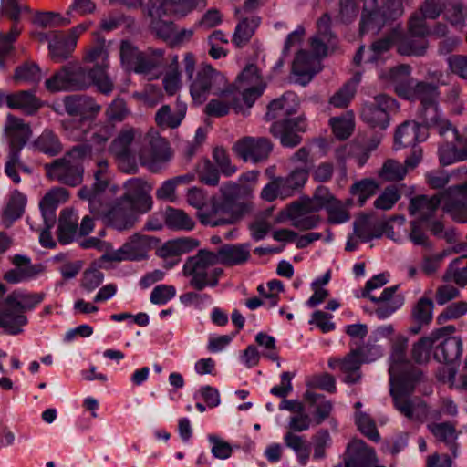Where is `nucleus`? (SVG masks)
<instances>
[{
	"instance_id": "1",
	"label": "nucleus",
	"mask_w": 467,
	"mask_h": 467,
	"mask_svg": "<svg viewBox=\"0 0 467 467\" xmlns=\"http://www.w3.org/2000/svg\"><path fill=\"white\" fill-rule=\"evenodd\" d=\"M407 345L406 337L399 335L395 337L389 358V392L394 407L400 414L410 420H422L430 411L420 399L411 397L421 374L408 360Z\"/></svg>"
},
{
	"instance_id": "2",
	"label": "nucleus",
	"mask_w": 467,
	"mask_h": 467,
	"mask_svg": "<svg viewBox=\"0 0 467 467\" xmlns=\"http://www.w3.org/2000/svg\"><path fill=\"white\" fill-rule=\"evenodd\" d=\"M410 72L408 66L400 65L389 67L381 71L379 76L386 84H392L394 86L395 92L399 97L410 99H420L425 108L427 123L434 126L441 136L450 132L452 139L457 140L459 145L467 147V128L465 129L464 135L460 137L448 119L439 111L437 87L409 78Z\"/></svg>"
},
{
	"instance_id": "3",
	"label": "nucleus",
	"mask_w": 467,
	"mask_h": 467,
	"mask_svg": "<svg viewBox=\"0 0 467 467\" xmlns=\"http://www.w3.org/2000/svg\"><path fill=\"white\" fill-rule=\"evenodd\" d=\"M265 84L254 65L247 66L237 77L234 84L225 91L215 94L204 107V113L213 118H222L229 114L231 109L235 112L246 114L254 101L263 94Z\"/></svg>"
},
{
	"instance_id": "4",
	"label": "nucleus",
	"mask_w": 467,
	"mask_h": 467,
	"mask_svg": "<svg viewBox=\"0 0 467 467\" xmlns=\"http://www.w3.org/2000/svg\"><path fill=\"white\" fill-rule=\"evenodd\" d=\"M451 217L459 223H467V182L463 184L451 187L432 197L420 195L410 201L409 207L411 215L420 220H428L440 204Z\"/></svg>"
},
{
	"instance_id": "5",
	"label": "nucleus",
	"mask_w": 467,
	"mask_h": 467,
	"mask_svg": "<svg viewBox=\"0 0 467 467\" xmlns=\"http://www.w3.org/2000/svg\"><path fill=\"white\" fill-rule=\"evenodd\" d=\"M330 17L324 15L317 22V34L311 39L313 54L299 51L293 62L292 71L297 77L296 79L301 85L307 84L320 69V59L333 51L337 47V39L330 33L328 26Z\"/></svg>"
},
{
	"instance_id": "6",
	"label": "nucleus",
	"mask_w": 467,
	"mask_h": 467,
	"mask_svg": "<svg viewBox=\"0 0 467 467\" xmlns=\"http://www.w3.org/2000/svg\"><path fill=\"white\" fill-rule=\"evenodd\" d=\"M445 8L443 0H424L410 18L409 35L399 43V53L405 56L423 55L428 46L425 36L431 33L426 19H436Z\"/></svg>"
},
{
	"instance_id": "7",
	"label": "nucleus",
	"mask_w": 467,
	"mask_h": 467,
	"mask_svg": "<svg viewBox=\"0 0 467 467\" xmlns=\"http://www.w3.org/2000/svg\"><path fill=\"white\" fill-rule=\"evenodd\" d=\"M217 263L215 253L202 249L185 260L182 274L189 279L190 286L195 290L215 287L223 275L222 268L215 267Z\"/></svg>"
},
{
	"instance_id": "8",
	"label": "nucleus",
	"mask_w": 467,
	"mask_h": 467,
	"mask_svg": "<svg viewBox=\"0 0 467 467\" xmlns=\"http://www.w3.org/2000/svg\"><path fill=\"white\" fill-rule=\"evenodd\" d=\"M187 202L197 209L200 222L212 227L234 223V215L231 213L227 204L219 203V199L212 197L208 200L206 193L196 187L189 189Z\"/></svg>"
},
{
	"instance_id": "9",
	"label": "nucleus",
	"mask_w": 467,
	"mask_h": 467,
	"mask_svg": "<svg viewBox=\"0 0 467 467\" xmlns=\"http://www.w3.org/2000/svg\"><path fill=\"white\" fill-rule=\"evenodd\" d=\"M91 158V150L85 145L74 147L64 158L47 164V176L63 183L75 186L82 180L83 169L79 161Z\"/></svg>"
},
{
	"instance_id": "10",
	"label": "nucleus",
	"mask_w": 467,
	"mask_h": 467,
	"mask_svg": "<svg viewBox=\"0 0 467 467\" xmlns=\"http://www.w3.org/2000/svg\"><path fill=\"white\" fill-rule=\"evenodd\" d=\"M94 183L90 188H81L78 195L88 202L92 213L99 215L103 206L116 193L117 186L109 182V163L106 160H97L94 171Z\"/></svg>"
},
{
	"instance_id": "11",
	"label": "nucleus",
	"mask_w": 467,
	"mask_h": 467,
	"mask_svg": "<svg viewBox=\"0 0 467 467\" xmlns=\"http://www.w3.org/2000/svg\"><path fill=\"white\" fill-rule=\"evenodd\" d=\"M136 156L142 166L158 172L171 161L172 152L168 140L151 129L142 138Z\"/></svg>"
},
{
	"instance_id": "12",
	"label": "nucleus",
	"mask_w": 467,
	"mask_h": 467,
	"mask_svg": "<svg viewBox=\"0 0 467 467\" xmlns=\"http://www.w3.org/2000/svg\"><path fill=\"white\" fill-rule=\"evenodd\" d=\"M190 80V93L197 104H202L209 96L222 93L232 85L223 73L208 64L200 66Z\"/></svg>"
},
{
	"instance_id": "13",
	"label": "nucleus",
	"mask_w": 467,
	"mask_h": 467,
	"mask_svg": "<svg viewBox=\"0 0 467 467\" xmlns=\"http://www.w3.org/2000/svg\"><path fill=\"white\" fill-rule=\"evenodd\" d=\"M71 90L86 89L92 84L99 92L109 95L112 92L114 84L107 73L101 69L93 71L77 64L67 65Z\"/></svg>"
},
{
	"instance_id": "14",
	"label": "nucleus",
	"mask_w": 467,
	"mask_h": 467,
	"mask_svg": "<svg viewBox=\"0 0 467 467\" xmlns=\"http://www.w3.org/2000/svg\"><path fill=\"white\" fill-rule=\"evenodd\" d=\"M150 246L149 236L136 234L130 236L119 249L103 254L101 260L110 262L141 261L148 257Z\"/></svg>"
},
{
	"instance_id": "15",
	"label": "nucleus",
	"mask_w": 467,
	"mask_h": 467,
	"mask_svg": "<svg viewBox=\"0 0 467 467\" xmlns=\"http://www.w3.org/2000/svg\"><path fill=\"white\" fill-rule=\"evenodd\" d=\"M169 13L166 2L163 0H147L144 5V15L149 19V26L152 33L166 41L171 40L174 25L163 20L162 17Z\"/></svg>"
},
{
	"instance_id": "16",
	"label": "nucleus",
	"mask_w": 467,
	"mask_h": 467,
	"mask_svg": "<svg viewBox=\"0 0 467 467\" xmlns=\"http://www.w3.org/2000/svg\"><path fill=\"white\" fill-rule=\"evenodd\" d=\"M397 108L395 99L386 95H379L375 98L374 103L363 107L361 117L371 127L384 130L389 123V111Z\"/></svg>"
},
{
	"instance_id": "17",
	"label": "nucleus",
	"mask_w": 467,
	"mask_h": 467,
	"mask_svg": "<svg viewBox=\"0 0 467 467\" xmlns=\"http://www.w3.org/2000/svg\"><path fill=\"white\" fill-rule=\"evenodd\" d=\"M125 193L121 201L129 203L130 207L135 208L139 213H145L152 207V198L150 196L151 186L139 178L128 180L125 184Z\"/></svg>"
},
{
	"instance_id": "18",
	"label": "nucleus",
	"mask_w": 467,
	"mask_h": 467,
	"mask_svg": "<svg viewBox=\"0 0 467 467\" xmlns=\"http://www.w3.org/2000/svg\"><path fill=\"white\" fill-rule=\"evenodd\" d=\"M233 150L244 161L258 163L268 158L272 144L265 138L245 137L239 140Z\"/></svg>"
},
{
	"instance_id": "19",
	"label": "nucleus",
	"mask_w": 467,
	"mask_h": 467,
	"mask_svg": "<svg viewBox=\"0 0 467 467\" xmlns=\"http://www.w3.org/2000/svg\"><path fill=\"white\" fill-rule=\"evenodd\" d=\"M258 5L259 0H246L243 10L237 11V14L240 16V20L233 35V43L236 47H240L246 45L259 26L261 23L260 17L253 14H244L255 8Z\"/></svg>"
},
{
	"instance_id": "20",
	"label": "nucleus",
	"mask_w": 467,
	"mask_h": 467,
	"mask_svg": "<svg viewBox=\"0 0 467 467\" xmlns=\"http://www.w3.org/2000/svg\"><path fill=\"white\" fill-rule=\"evenodd\" d=\"M407 99L406 98H404ZM410 100V99H408ZM416 99H410V100H415ZM420 101L422 106V118L424 119V125H420L414 121H405L401 124L395 134V142L399 143L403 147L412 146L418 141H423L426 140L427 128L431 127L437 130V129L427 123V119H425V108L423 106L422 101L420 99H417Z\"/></svg>"
},
{
	"instance_id": "21",
	"label": "nucleus",
	"mask_w": 467,
	"mask_h": 467,
	"mask_svg": "<svg viewBox=\"0 0 467 467\" xmlns=\"http://www.w3.org/2000/svg\"><path fill=\"white\" fill-rule=\"evenodd\" d=\"M199 242L192 238H178L168 241L160 246L157 250V255L164 260L166 269H171L179 263V256L187 254L196 247Z\"/></svg>"
},
{
	"instance_id": "22",
	"label": "nucleus",
	"mask_w": 467,
	"mask_h": 467,
	"mask_svg": "<svg viewBox=\"0 0 467 467\" xmlns=\"http://www.w3.org/2000/svg\"><path fill=\"white\" fill-rule=\"evenodd\" d=\"M306 124L300 119H289L283 121H276L271 127L273 136L280 140L284 147H295L301 141L299 132H303Z\"/></svg>"
},
{
	"instance_id": "23",
	"label": "nucleus",
	"mask_w": 467,
	"mask_h": 467,
	"mask_svg": "<svg viewBox=\"0 0 467 467\" xmlns=\"http://www.w3.org/2000/svg\"><path fill=\"white\" fill-rule=\"evenodd\" d=\"M5 137L9 143V151L19 152L31 137L28 124L22 119L8 114L4 127Z\"/></svg>"
},
{
	"instance_id": "24",
	"label": "nucleus",
	"mask_w": 467,
	"mask_h": 467,
	"mask_svg": "<svg viewBox=\"0 0 467 467\" xmlns=\"http://www.w3.org/2000/svg\"><path fill=\"white\" fill-rule=\"evenodd\" d=\"M139 213L129 203L119 200L103 216L107 224L118 231L131 228L136 221L135 214Z\"/></svg>"
},
{
	"instance_id": "25",
	"label": "nucleus",
	"mask_w": 467,
	"mask_h": 467,
	"mask_svg": "<svg viewBox=\"0 0 467 467\" xmlns=\"http://www.w3.org/2000/svg\"><path fill=\"white\" fill-rule=\"evenodd\" d=\"M89 127V123L87 121L81 122V127H77L76 123H67L66 125V131L67 136L75 140H89L92 145H87L92 150V147L95 146L96 151H99L104 148L105 143L109 138V131L107 129L94 130L91 134L87 130Z\"/></svg>"
},
{
	"instance_id": "26",
	"label": "nucleus",
	"mask_w": 467,
	"mask_h": 467,
	"mask_svg": "<svg viewBox=\"0 0 467 467\" xmlns=\"http://www.w3.org/2000/svg\"><path fill=\"white\" fill-rule=\"evenodd\" d=\"M396 291L397 286L386 287L379 296L369 299L374 304V312L379 319L388 318L402 306L403 298Z\"/></svg>"
},
{
	"instance_id": "27",
	"label": "nucleus",
	"mask_w": 467,
	"mask_h": 467,
	"mask_svg": "<svg viewBox=\"0 0 467 467\" xmlns=\"http://www.w3.org/2000/svg\"><path fill=\"white\" fill-rule=\"evenodd\" d=\"M362 363L359 351L352 350L342 359H329L328 366L332 369L338 368L341 371L345 383L355 384L361 379L360 365Z\"/></svg>"
},
{
	"instance_id": "28",
	"label": "nucleus",
	"mask_w": 467,
	"mask_h": 467,
	"mask_svg": "<svg viewBox=\"0 0 467 467\" xmlns=\"http://www.w3.org/2000/svg\"><path fill=\"white\" fill-rule=\"evenodd\" d=\"M137 135L133 128H125L120 130L110 145L111 153L117 158L119 165L124 163L134 164L136 153L131 150V143Z\"/></svg>"
},
{
	"instance_id": "29",
	"label": "nucleus",
	"mask_w": 467,
	"mask_h": 467,
	"mask_svg": "<svg viewBox=\"0 0 467 467\" xmlns=\"http://www.w3.org/2000/svg\"><path fill=\"white\" fill-rule=\"evenodd\" d=\"M67 198V192L60 187L53 188L44 195L39 202V208L47 228H53L56 223V210L58 205L66 202Z\"/></svg>"
},
{
	"instance_id": "30",
	"label": "nucleus",
	"mask_w": 467,
	"mask_h": 467,
	"mask_svg": "<svg viewBox=\"0 0 467 467\" xmlns=\"http://www.w3.org/2000/svg\"><path fill=\"white\" fill-rule=\"evenodd\" d=\"M317 211L310 206L300 202H294L286 210L287 218L291 220L293 226L299 230H310L317 226L320 219L316 214Z\"/></svg>"
},
{
	"instance_id": "31",
	"label": "nucleus",
	"mask_w": 467,
	"mask_h": 467,
	"mask_svg": "<svg viewBox=\"0 0 467 467\" xmlns=\"http://www.w3.org/2000/svg\"><path fill=\"white\" fill-rule=\"evenodd\" d=\"M15 268L6 272L4 278L11 284H17L36 278L42 273L41 265H32L29 258L23 255H15L13 258Z\"/></svg>"
},
{
	"instance_id": "32",
	"label": "nucleus",
	"mask_w": 467,
	"mask_h": 467,
	"mask_svg": "<svg viewBox=\"0 0 467 467\" xmlns=\"http://www.w3.org/2000/svg\"><path fill=\"white\" fill-rule=\"evenodd\" d=\"M163 66V50L150 48L141 53L134 72L150 79L157 78L161 74Z\"/></svg>"
},
{
	"instance_id": "33",
	"label": "nucleus",
	"mask_w": 467,
	"mask_h": 467,
	"mask_svg": "<svg viewBox=\"0 0 467 467\" xmlns=\"http://www.w3.org/2000/svg\"><path fill=\"white\" fill-rule=\"evenodd\" d=\"M26 324L27 317L16 306H9L5 297L0 308V327L8 334L17 335Z\"/></svg>"
},
{
	"instance_id": "34",
	"label": "nucleus",
	"mask_w": 467,
	"mask_h": 467,
	"mask_svg": "<svg viewBox=\"0 0 467 467\" xmlns=\"http://www.w3.org/2000/svg\"><path fill=\"white\" fill-rule=\"evenodd\" d=\"M453 333L455 327L447 326L431 332L428 337L419 340L412 348V357L417 363H425L430 359L431 349L439 342L446 332Z\"/></svg>"
},
{
	"instance_id": "35",
	"label": "nucleus",
	"mask_w": 467,
	"mask_h": 467,
	"mask_svg": "<svg viewBox=\"0 0 467 467\" xmlns=\"http://www.w3.org/2000/svg\"><path fill=\"white\" fill-rule=\"evenodd\" d=\"M223 200H219V203L227 204L233 215H234V223L240 219V213L235 211L234 202L241 198H247L253 193L252 185L240 184V182H227L223 184L220 189Z\"/></svg>"
},
{
	"instance_id": "36",
	"label": "nucleus",
	"mask_w": 467,
	"mask_h": 467,
	"mask_svg": "<svg viewBox=\"0 0 467 467\" xmlns=\"http://www.w3.org/2000/svg\"><path fill=\"white\" fill-rule=\"evenodd\" d=\"M451 334L446 332L443 336ZM435 346L434 358L440 362L451 363L457 360L462 351V339L458 337H442Z\"/></svg>"
},
{
	"instance_id": "37",
	"label": "nucleus",
	"mask_w": 467,
	"mask_h": 467,
	"mask_svg": "<svg viewBox=\"0 0 467 467\" xmlns=\"http://www.w3.org/2000/svg\"><path fill=\"white\" fill-rule=\"evenodd\" d=\"M48 41L49 55L55 62H62L74 50L75 47H69V36L60 31H51L46 36Z\"/></svg>"
},
{
	"instance_id": "38",
	"label": "nucleus",
	"mask_w": 467,
	"mask_h": 467,
	"mask_svg": "<svg viewBox=\"0 0 467 467\" xmlns=\"http://www.w3.org/2000/svg\"><path fill=\"white\" fill-rule=\"evenodd\" d=\"M378 13L379 16L376 20L370 19V29L368 32L377 33L389 21L400 17L403 14V6L401 0H387L382 10L371 9L369 14ZM368 33V31L366 32Z\"/></svg>"
},
{
	"instance_id": "39",
	"label": "nucleus",
	"mask_w": 467,
	"mask_h": 467,
	"mask_svg": "<svg viewBox=\"0 0 467 467\" xmlns=\"http://www.w3.org/2000/svg\"><path fill=\"white\" fill-rule=\"evenodd\" d=\"M84 61L92 65L90 68L93 71L99 68L103 73H107L106 70L109 67V49L104 39L98 38L94 44L87 48Z\"/></svg>"
},
{
	"instance_id": "40",
	"label": "nucleus",
	"mask_w": 467,
	"mask_h": 467,
	"mask_svg": "<svg viewBox=\"0 0 467 467\" xmlns=\"http://www.w3.org/2000/svg\"><path fill=\"white\" fill-rule=\"evenodd\" d=\"M187 106L185 103L178 102L176 109L171 110L170 106L161 107L155 115L157 125L162 129H175L179 127L186 115Z\"/></svg>"
},
{
	"instance_id": "41",
	"label": "nucleus",
	"mask_w": 467,
	"mask_h": 467,
	"mask_svg": "<svg viewBox=\"0 0 467 467\" xmlns=\"http://www.w3.org/2000/svg\"><path fill=\"white\" fill-rule=\"evenodd\" d=\"M216 254L218 262L230 265H241L250 257V245L248 244L223 245Z\"/></svg>"
},
{
	"instance_id": "42",
	"label": "nucleus",
	"mask_w": 467,
	"mask_h": 467,
	"mask_svg": "<svg viewBox=\"0 0 467 467\" xmlns=\"http://www.w3.org/2000/svg\"><path fill=\"white\" fill-rule=\"evenodd\" d=\"M78 234V216L73 210H63L59 217L58 240L67 244Z\"/></svg>"
},
{
	"instance_id": "43",
	"label": "nucleus",
	"mask_w": 467,
	"mask_h": 467,
	"mask_svg": "<svg viewBox=\"0 0 467 467\" xmlns=\"http://www.w3.org/2000/svg\"><path fill=\"white\" fill-rule=\"evenodd\" d=\"M45 296L44 293H28L16 290L9 294L6 298L9 306H16L24 312L34 309L44 300Z\"/></svg>"
},
{
	"instance_id": "44",
	"label": "nucleus",
	"mask_w": 467,
	"mask_h": 467,
	"mask_svg": "<svg viewBox=\"0 0 467 467\" xmlns=\"http://www.w3.org/2000/svg\"><path fill=\"white\" fill-rule=\"evenodd\" d=\"M26 196L18 191H14L3 212V223L9 227L16 220L20 218L25 211Z\"/></svg>"
},
{
	"instance_id": "45",
	"label": "nucleus",
	"mask_w": 467,
	"mask_h": 467,
	"mask_svg": "<svg viewBox=\"0 0 467 467\" xmlns=\"http://www.w3.org/2000/svg\"><path fill=\"white\" fill-rule=\"evenodd\" d=\"M296 105L295 94L286 93L269 104L266 118L273 119L291 115L296 111Z\"/></svg>"
},
{
	"instance_id": "46",
	"label": "nucleus",
	"mask_w": 467,
	"mask_h": 467,
	"mask_svg": "<svg viewBox=\"0 0 467 467\" xmlns=\"http://www.w3.org/2000/svg\"><path fill=\"white\" fill-rule=\"evenodd\" d=\"M39 99L29 91H19L10 94L9 108L20 109L26 114H33L40 108Z\"/></svg>"
},
{
	"instance_id": "47",
	"label": "nucleus",
	"mask_w": 467,
	"mask_h": 467,
	"mask_svg": "<svg viewBox=\"0 0 467 467\" xmlns=\"http://www.w3.org/2000/svg\"><path fill=\"white\" fill-rule=\"evenodd\" d=\"M304 397L306 400L315 406L314 423L316 425L321 424L330 415L333 408L332 403L312 390H307Z\"/></svg>"
},
{
	"instance_id": "48",
	"label": "nucleus",
	"mask_w": 467,
	"mask_h": 467,
	"mask_svg": "<svg viewBox=\"0 0 467 467\" xmlns=\"http://www.w3.org/2000/svg\"><path fill=\"white\" fill-rule=\"evenodd\" d=\"M284 442L296 453L300 464L306 465L309 459V445L304 437L293 431H287L284 435Z\"/></svg>"
},
{
	"instance_id": "49",
	"label": "nucleus",
	"mask_w": 467,
	"mask_h": 467,
	"mask_svg": "<svg viewBox=\"0 0 467 467\" xmlns=\"http://www.w3.org/2000/svg\"><path fill=\"white\" fill-rule=\"evenodd\" d=\"M165 223L169 228L190 231L194 227V221L182 210L168 208L165 212Z\"/></svg>"
},
{
	"instance_id": "50",
	"label": "nucleus",
	"mask_w": 467,
	"mask_h": 467,
	"mask_svg": "<svg viewBox=\"0 0 467 467\" xmlns=\"http://www.w3.org/2000/svg\"><path fill=\"white\" fill-rule=\"evenodd\" d=\"M334 135L340 140L348 138L355 126L354 115L351 111H348L338 117L331 118L329 120Z\"/></svg>"
},
{
	"instance_id": "51",
	"label": "nucleus",
	"mask_w": 467,
	"mask_h": 467,
	"mask_svg": "<svg viewBox=\"0 0 467 467\" xmlns=\"http://www.w3.org/2000/svg\"><path fill=\"white\" fill-rule=\"evenodd\" d=\"M354 234L361 242H368L381 235L379 233L376 232L371 216L367 214L358 216L354 222Z\"/></svg>"
},
{
	"instance_id": "52",
	"label": "nucleus",
	"mask_w": 467,
	"mask_h": 467,
	"mask_svg": "<svg viewBox=\"0 0 467 467\" xmlns=\"http://www.w3.org/2000/svg\"><path fill=\"white\" fill-rule=\"evenodd\" d=\"M462 147V149L458 150L455 145L451 143L441 145L438 151L441 164L448 166L467 160V147Z\"/></svg>"
},
{
	"instance_id": "53",
	"label": "nucleus",
	"mask_w": 467,
	"mask_h": 467,
	"mask_svg": "<svg viewBox=\"0 0 467 467\" xmlns=\"http://www.w3.org/2000/svg\"><path fill=\"white\" fill-rule=\"evenodd\" d=\"M141 52L130 40H122L119 45V57L122 66L127 70H135V67L140 59Z\"/></svg>"
},
{
	"instance_id": "54",
	"label": "nucleus",
	"mask_w": 467,
	"mask_h": 467,
	"mask_svg": "<svg viewBox=\"0 0 467 467\" xmlns=\"http://www.w3.org/2000/svg\"><path fill=\"white\" fill-rule=\"evenodd\" d=\"M452 252L457 251L445 249L442 252L437 254L424 255L420 266L421 272L428 276L434 275L439 271L443 259L449 256Z\"/></svg>"
},
{
	"instance_id": "55",
	"label": "nucleus",
	"mask_w": 467,
	"mask_h": 467,
	"mask_svg": "<svg viewBox=\"0 0 467 467\" xmlns=\"http://www.w3.org/2000/svg\"><path fill=\"white\" fill-rule=\"evenodd\" d=\"M358 81V79H352L346 83L330 98V105L336 108L347 107L356 93Z\"/></svg>"
},
{
	"instance_id": "56",
	"label": "nucleus",
	"mask_w": 467,
	"mask_h": 467,
	"mask_svg": "<svg viewBox=\"0 0 467 467\" xmlns=\"http://www.w3.org/2000/svg\"><path fill=\"white\" fill-rule=\"evenodd\" d=\"M35 147L40 151L56 155L61 150V144L57 137L50 130H45L35 141Z\"/></svg>"
},
{
	"instance_id": "57",
	"label": "nucleus",
	"mask_w": 467,
	"mask_h": 467,
	"mask_svg": "<svg viewBox=\"0 0 467 467\" xmlns=\"http://www.w3.org/2000/svg\"><path fill=\"white\" fill-rule=\"evenodd\" d=\"M21 29L16 26H13L7 34L0 33V69L5 67V60L13 50V43L19 36Z\"/></svg>"
},
{
	"instance_id": "58",
	"label": "nucleus",
	"mask_w": 467,
	"mask_h": 467,
	"mask_svg": "<svg viewBox=\"0 0 467 467\" xmlns=\"http://www.w3.org/2000/svg\"><path fill=\"white\" fill-rule=\"evenodd\" d=\"M45 87L50 92L71 90L67 65L47 79Z\"/></svg>"
},
{
	"instance_id": "59",
	"label": "nucleus",
	"mask_w": 467,
	"mask_h": 467,
	"mask_svg": "<svg viewBox=\"0 0 467 467\" xmlns=\"http://www.w3.org/2000/svg\"><path fill=\"white\" fill-rule=\"evenodd\" d=\"M40 79V68L34 63H26L18 67L14 74V80L17 83H36Z\"/></svg>"
},
{
	"instance_id": "60",
	"label": "nucleus",
	"mask_w": 467,
	"mask_h": 467,
	"mask_svg": "<svg viewBox=\"0 0 467 467\" xmlns=\"http://www.w3.org/2000/svg\"><path fill=\"white\" fill-rule=\"evenodd\" d=\"M327 213V220L330 223L340 224L350 219L348 207L346 203L338 200H335L326 208Z\"/></svg>"
},
{
	"instance_id": "61",
	"label": "nucleus",
	"mask_w": 467,
	"mask_h": 467,
	"mask_svg": "<svg viewBox=\"0 0 467 467\" xmlns=\"http://www.w3.org/2000/svg\"><path fill=\"white\" fill-rule=\"evenodd\" d=\"M407 173V169L394 160H388L383 164L379 177L385 181L394 182L402 180Z\"/></svg>"
},
{
	"instance_id": "62",
	"label": "nucleus",
	"mask_w": 467,
	"mask_h": 467,
	"mask_svg": "<svg viewBox=\"0 0 467 467\" xmlns=\"http://www.w3.org/2000/svg\"><path fill=\"white\" fill-rule=\"evenodd\" d=\"M336 199L330 193L329 190L326 187H318L314 196L311 199L302 201L306 205L310 206V209L314 211H320L323 208H327L330 202H334Z\"/></svg>"
},
{
	"instance_id": "63",
	"label": "nucleus",
	"mask_w": 467,
	"mask_h": 467,
	"mask_svg": "<svg viewBox=\"0 0 467 467\" xmlns=\"http://www.w3.org/2000/svg\"><path fill=\"white\" fill-rule=\"evenodd\" d=\"M377 189L378 184L375 181L365 179L355 183L351 187V192L358 197L359 204L363 205L370 196L375 194Z\"/></svg>"
},
{
	"instance_id": "64",
	"label": "nucleus",
	"mask_w": 467,
	"mask_h": 467,
	"mask_svg": "<svg viewBox=\"0 0 467 467\" xmlns=\"http://www.w3.org/2000/svg\"><path fill=\"white\" fill-rule=\"evenodd\" d=\"M467 314V302L457 301L446 306L441 314L437 317V321L440 324L449 320L458 319Z\"/></svg>"
}]
</instances>
